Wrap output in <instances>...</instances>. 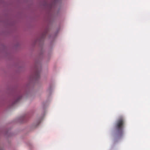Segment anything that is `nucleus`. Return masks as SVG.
Returning a JSON list of instances; mask_svg holds the SVG:
<instances>
[{
	"mask_svg": "<svg viewBox=\"0 0 150 150\" xmlns=\"http://www.w3.org/2000/svg\"><path fill=\"white\" fill-rule=\"evenodd\" d=\"M40 75V73H38V72H36V74H35V76L36 77H38Z\"/></svg>",
	"mask_w": 150,
	"mask_h": 150,
	"instance_id": "obj_3",
	"label": "nucleus"
},
{
	"mask_svg": "<svg viewBox=\"0 0 150 150\" xmlns=\"http://www.w3.org/2000/svg\"><path fill=\"white\" fill-rule=\"evenodd\" d=\"M21 96H20L15 101V102L14 103V104H15L16 103H17L19 101V100L20 99H21Z\"/></svg>",
	"mask_w": 150,
	"mask_h": 150,
	"instance_id": "obj_2",
	"label": "nucleus"
},
{
	"mask_svg": "<svg viewBox=\"0 0 150 150\" xmlns=\"http://www.w3.org/2000/svg\"><path fill=\"white\" fill-rule=\"evenodd\" d=\"M125 124V121L122 117H120L116 121L114 126V129L117 135L121 136L123 134Z\"/></svg>",
	"mask_w": 150,
	"mask_h": 150,
	"instance_id": "obj_1",
	"label": "nucleus"
}]
</instances>
